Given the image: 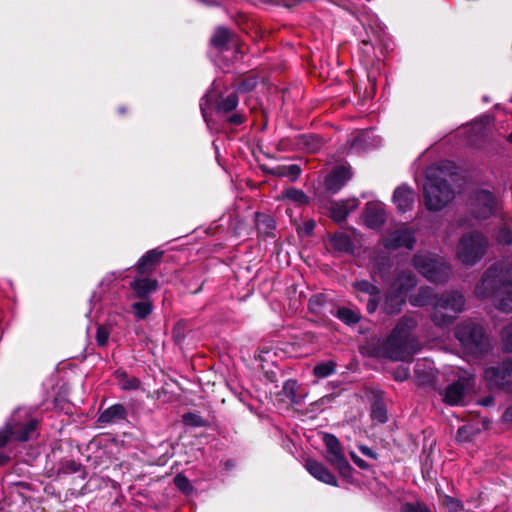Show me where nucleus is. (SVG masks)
<instances>
[{"mask_svg":"<svg viewBox=\"0 0 512 512\" xmlns=\"http://www.w3.org/2000/svg\"><path fill=\"white\" fill-rule=\"evenodd\" d=\"M415 285L416 280L411 272L400 273L387 292L382 306L384 312L391 315L399 313L405 303V296Z\"/></svg>","mask_w":512,"mask_h":512,"instance_id":"8","label":"nucleus"},{"mask_svg":"<svg viewBox=\"0 0 512 512\" xmlns=\"http://www.w3.org/2000/svg\"><path fill=\"white\" fill-rule=\"evenodd\" d=\"M157 281L149 278H139L131 283V288L139 297H144L150 292L156 290Z\"/></svg>","mask_w":512,"mask_h":512,"instance_id":"23","label":"nucleus"},{"mask_svg":"<svg viewBox=\"0 0 512 512\" xmlns=\"http://www.w3.org/2000/svg\"><path fill=\"white\" fill-rule=\"evenodd\" d=\"M110 330L105 326H99L96 332V341L99 346H106L108 343Z\"/></svg>","mask_w":512,"mask_h":512,"instance_id":"39","label":"nucleus"},{"mask_svg":"<svg viewBox=\"0 0 512 512\" xmlns=\"http://www.w3.org/2000/svg\"><path fill=\"white\" fill-rule=\"evenodd\" d=\"M335 368L336 362L329 360L317 364L313 369V373L317 378H325L332 375L335 371Z\"/></svg>","mask_w":512,"mask_h":512,"instance_id":"28","label":"nucleus"},{"mask_svg":"<svg viewBox=\"0 0 512 512\" xmlns=\"http://www.w3.org/2000/svg\"><path fill=\"white\" fill-rule=\"evenodd\" d=\"M174 483L184 493H188L191 490L190 482L184 475L178 474L174 478Z\"/></svg>","mask_w":512,"mask_h":512,"instance_id":"44","label":"nucleus"},{"mask_svg":"<svg viewBox=\"0 0 512 512\" xmlns=\"http://www.w3.org/2000/svg\"><path fill=\"white\" fill-rule=\"evenodd\" d=\"M475 294L480 299L492 297L495 307L503 312L512 311V260L488 268Z\"/></svg>","mask_w":512,"mask_h":512,"instance_id":"1","label":"nucleus"},{"mask_svg":"<svg viewBox=\"0 0 512 512\" xmlns=\"http://www.w3.org/2000/svg\"><path fill=\"white\" fill-rule=\"evenodd\" d=\"M415 243L414 231L408 227H402L383 240V244L387 249H398L404 247L412 249Z\"/></svg>","mask_w":512,"mask_h":512,"instance_id":"14","label":"nucleus"},{"mask_svg":"<svg viewBox=\"0 0 512 512\" xmlns=\"http://www.w3.org/2000/svg\"><path fill=\"white\" fill-rule=\"evenodd\" d=\"M304 467L309 472V474L318 481L331 486H338L336 477L323 463L309 458L305 461Z\"/></svg>","mask_w":512,"mask_h":512,"instance_id":"18","label":"nucleus"},{"mask_svg":"<svg viewBox=\"0 0 512 512\" xmlns=\"http://www.w3.org/2000/svg\"><path fill=\"white\" fill-rule=\"evenodd\" d=\"M371 133L372 132L370 131L358 132L357 135L353 138L351 149H360L366 147L367 145L364 144V142L371 138Z\"/></svg>","mask_w":512,"mask_h":512,"instance_id":"38","label":"nucleus"},{"mask_svg":"<svg viewBox=\"0 0 512 512\" xmlns=\"http://www.w3.org/2000/svg\"><path fill=\"white\" fill-rule=\"evenodd\" d=\"M37 423V419L31 416L29 409L15 410L10 422L0 431V447L6 445L9 440L25 442L33 438Z\"/></svg>","mask_w":512,"mask_h":512,"instance_id":"4","label":"nucleus"},{"mask_svg":"<svg viewBox=\"0 0 512 512\" xmlns=\"http://www.w3.org/2000/svg\"><path fill=\"white\" fill-rule=\"evenodd\" d=\"M281 198L290 200L296 205L307 204L309 200L307 195L302 190H298L295 188H289L283 191Z\"/></svg>","mask_w":512,"mask_h":512,"instance_id":"26","label":"nucleus"},{"mask_svg":"<svg viewBox=\"0 0 512 512\" xmlns=\"http://www.w3.org/2000/svg\"><path fill=\"white\" fill-rule=\"evenodd\" d=\"M386 220L385 205L381 202H368L363 214V221L369 228L375 229Z\"/></svg>","mask_w":512,"mask_h":512,"instance_id":"16","label":"nucleus"},{"mask_svg":"<svg viewBox=\"0 0 512 512\" xmlns=\"http://www.w3.org/2000/svg\"><path fill=\"white\" fill-rule=\"evenodd\" d=\"M229 122L234 125H239L243 122V117L239 114H234L229 118Z\"/></svg>","mask_w":512,"mask_h":512,"instance_id":"47","label":"nucleus"},{"mask_svg":"<svg viewBox=\"0 0 512 512\" xmlns=\"http://www.w3.org/2000/svg\"><path fill=\"white\" fill-rule=\"evenodd\" d=\"M238 105V97L235 93L229 94L226 98L222 99L218 105L217 110L219 112H230L234 110Z\"/></svg>","mask_w":512,"mask_h":512,"instance_id":"31","label":"nucleus"},{"mask_svg":"<svg viewBox=\"0 0 512 512\" xmlns=\"http://www.w3.org/2000/svg\"><path fill=\"white\" fill-rule=\"evenodd\" d=\"M230 39V33L226 28L219 27L211 38V43L218 49H223Z\"/></svg>","mask_w":512,"mask_h":512,"instance_id":"29","label":"nucleus"},{"mask_svg":"<svg viewBox=\"0 0 512 512\" xmlns=\"http://www.w3.org/2000/svg\"><path fill=\"white\" fill-rule=\"evenodd\" d=\"M118 384L123 390H132L139 387V381L135 377H129L124 372L117 373Z\"/></svg>","mask_w":512,"mask_h":512,"instance_id":"30","label":"nucleus"},{"mask_svg":"<svg viewBox=\"0 0 512 512\" xmlns=\"http://www.w3.org/2000/svg\"><path fill=\"white\" fill-rule=\"evenodd\" d=\"M352 458H353L354 463H355L356 465H358L359 467H361V468L366 467V465H365L364 461H363L362 459H360L359 457L352 456Z\"/></svg>","mask_w":512,"mask_h":512,"instance_id":"50","label":"nucleus"},{"mask_svg":"<svg viewBox=\"0 0 512 512\" xmlns=\"http://www.w3.org/2000/svg\"><path fill=\"white\" fill-rule=\"evenodd\" d=\"M508 140L512 143V132L509 134Z\"/></svg>","mask_w":512,"mask_h":512,"instance_id":"55","label":"nucleus"},{"mask_svg":"<svg viewBox=\"0 0 512 512\" xmlns=\"http://www.w3.org/2000/svg\"><path fill=\"white\" fill-rule=\"evenodd\" d=\"M132 307L135 316L140 319L147 317L152 311V305L148 301L135 302Z\"/></svg>","mask_w":512,"mask_h":512,"instance_id":"34","label":"nucleus"},{"mask_svg":"<svg viewBox=\"0 0 512 512\" xmlns=\"http://www.w3.org/2000/svg\"><path fill=\"white\" fill-rule=\"evenodd\" d=\"M296 386H297L296 382L292 381V380L285 382V384L283 386L284 393L292 402H297Z\"/></svg>","mask_w":512,"mask_h":512,"instance_id":"43","label":"nucleus"},{"mask_svg":"<svg viewBox=\"0 0 512 512\" xmlns=\"http://www.w3.org/2000/svg\"><path fill=\"white\" fill-rule=\"evenodd\" d=\"M495 240L498 244L509 245L512 243V232L507 227H500L495 234Z\"/></svg>","mask_w":512,"mask_h":512,"instance_id":"36","label":"nucleus"},{"mask_svg":"<svg viewBox=\"0 0 512 512\" xmlns=\"http://www.w3.org/2000/svg\"><path fill=\"white\" fill-rule=\"evenodd\" d=\"M201 110H202L203 117L206 118V112H205V108L203 107V105H201Z\"/></svg>","mask_w":512,"mask_h":512,"instance_id":"54","label":"nucleus"},{"mask_svg":"<svg viewBox=\"0 0 512 512\" xmlns=\"http://www.w3.org/2000/svg\"><path fill=\"white\" fill-rule=\"evenodd\" d=\"M413 262L419 273L431 282H444L450 275V267L436 255L418 253Z\"/></svg>","mask_w":512,"mask_h":512,"instance_id":"9","label":"nucleus"},{"mask_svg":"<svg viewBox=\"0 0 512 512\" xmlns=\"http://www.w3.org/2000/svg\"><path fill=\"white\" fill-rule=\"evenodd\" d=\"M314 226H315V223H314V222H312V221H311V222H308V223L306 224V230H307V232L311 231V230L314 228Z\"/></svg>","mask_w":512,"mask_h":512,"instance_id":"52","label":"nucleus"},{"mask_svg":"<svg viewBox=\"0 0 512 512\" xmlns=\"http://www.w3.org/2000/svg\"><path fill=\"white\" fill-rule=\"evenodd\" d=\"M432 290L428 287L421 288L419 292L410 297V303L413 306H425L431 303Z\"/></svg>","mask_w":512,"mask_h":512,"instance_id":"27","label":"nucleus"},{"mask_svg":"<svg viewBox=\"0 0 512 512\" xmlns=\"http://www.w3.org/2000/svg\"><path fill=\"white\" fill-rule=\"evenodd\" d=\"M117 277H118V275L113 272L111 274L106 275L105 278L103 279V282H112Z\"/></svg>","mask_w":512,"mask_h":512,"instance_id":"49","label":"nucleus"},{"mask_svg":"<svg viewBox=\"0 0 512 512\" xmlns=\"http://www.w3.org/2000/svg\"><path fill=\"white\" fill-rule=\"evenodd\" d=\"M323 442L327 451L325 457L326 461L334 467L342 477L350 478L353 469L343 453L339 440L334 435L325 433L323 435Z\"/></svg>","mask_w":512,"mask_h":512,"instance_id":"10","label":"nucleus"},{"mask_svg":"<svg viewBox=\"0 0 512 512\" xmlns=\"http://www.w3.org/2000/svg\"><path fill=\"white\" fill-rule=\"evenodd\" d=\"M464 305L465 299L461 293H444L433 303L432 321L437 326H447L464 310Z\"/></svg>","mask_w":512,"mask_h":512,"instance_id":"7","label":"nucleus"},{"mask_svg":"<svg viewBox=\"0 0 512 512\" xmlns=\"http://www.w3.org/2000/svg\"><path fill=\"white\" fill-rule=\"evenodd\" d=\"M394 378L397 381L407 380L409 378V370L405 367H399L394 373Z\"/></svg>","mask_w":512,"mask_h":512,"instance_id":"45","label":"nucleus"},{"mask_svg":"<svg viewBox=\"0 0 512 512\" xmlns=\"http://www.w3.org/2000/svg\"><path fill=\"white\" fill-rule=\"evenodd\" d=\"M504 417L506 420L508 421H512V407L508 408L505 413H504Z\"/></svg>","mask_w":512,"mask_h":512,"instance_id":"51","label":"nucleus"},{"mask_svg":"<svg viewBox=\"0 0 512 512\" xmlns=\"http://www.w3.org/2000/svg\"><path fill=\"white\" fill-rule=\"evenodd\" d=\"M502 343L505 350L512 351V325L505 327L502 331Z\"/></svg>","mask_w":512,"mask_h":512,"instance_id":"40","label":"nucleus"},{"mask_svg":"<svg viewBox=\"0 0 512 512\" xmlns=\"http://www.w3.org/2000/svg\"><path fill=\"white\" fill-rule=\"evenodd\" d=\"M401 512H432L425 504L422 503H407L401 508Z\"/></svg>","mask_w":512,"mask_h":512,"instance_id":"42","label":"nucleus"},{"mask_svg":"<svg viewBox=\"0 0 512 512\" xmlns=\"http://www.w3.org/2000/svg\"><path fill=\"white\" fill-rule=\"evenodd\" d=\"M331 246L341 252H348L352 249V242L348 235L343 233L335 234L331 240Z\"/></svg>","mask_w":512,"mask_h":512,"instance_id":"25","label":"nucleus"},{"mask_svg":"<svg viewBox=\"0 0 512 512\" xmlns=\"http://www.w3.org/2000/svg\"><path fill=\"white\" fill-rule=\"evenodd\" d=\"M183 421L186 425L200 427L204 425V420L197 414L187 413L183 416Z\"/></svg>","mask_w":512,"mask_h":512,"instance_id":"41","label":"nucleus"},{"mask_svg":"<svg viewBox=\"0 0 512 512\" xmlns=\"http://www.w3.org/2000/svg\"><path fill=\"white\" fill-rule=\"evenodd\" d=\"M262 170L265 172H270L273 175H276L278 177H286L290 181H295L300 173L301 168L298 165H289V166H278L273 170H269L266 165H262Z\"/></svg>","mask_w":512,"mask_h":512,"instance_id":"22","label":"nucleus"},{"mask_svg":"<svg viewBox=\"0 0 512 512\" xmlns=\"http://www.w3.org/2000/svg\"><path fill=\"white\" fill-rule=\"evenodd\" d=\"M457 377L455 382L449 384L440 392L443 402L450 406L464 404V399L472 380L471 375L463 371H460Z\"/></svg>","mask_w":512,"mask_h":512,"instance_id":"12","label":"nucleus"},{"mask_svg":"<svg viewBox=\"0 0 512 512\" xmlns=\"http://www.w3.org/2000/svg\"><path fill=\"white\" fill-rule=\"evenodd\" d=\"M321 304V297L320 296H313L309 300V307L311 310L317 312L318 307Z\"/></svg>","mask_w":512,"mask_h":512,"instance_id":"46","label":"nucleus"},{"mask_svg":"<svg viewBox=\"0 0 512 512\" xmlns=\"http://www.w3.org/2000/svg\"><path fill=\"white\" fill-rule=\"evenodd\" d=\"M416 325L412 318H402L385 343V354L395 361L409 360L418 350L419 344L410 330Z\"/></svg>","mask_w":512,"mask_h":512,"instance_id":"2","label":"nucleus"},{"mask_svg":"<svg viewBox=\"0 0 512 512\" xmlns=\"http://www.w3.org/2000/svg\"><path fill=\"white\" fill-rule=\"evenodd\" d=\"M490 403H491V400L489 399V400H486L483 404L484 405H489Z\"/></svg>","mask_w":512,"mask_h":512,"instance_id":"56","label":"nucleus"},{"mask_svg":"<svg viewBox=\"0 0 512 512\" xmlns=\"http://www.w3.org/2000/svg\"><path fill=\"white\" fill-rule=\"evenodd\" d=\"M415 201L414 190L406 184L398 186L393 193V202L401 212L410 210Z\"/></svg>","mask_w":512,"mask_h":512,"instance_id":"19","label":"nucleus"},{"mask_svg":"<svg viewBox=\"0 0 512 512\" xmlns=\"http://www.w3.org/2000/svg\"><path fill=\"white\" fill-rule=\"evenodd\" d=\"M484 120H485L486 124H489V123H490L491 118H490L489 116H485V117L481 120V122H483Z\"/></svg>","mask_w":512,"mask_h":512,"instance_id":"53","label":"nucleus"},{"mask_svg":"<svg viewBox=\"0 0 512 512\" xmlns=\"http://www.w3.org/2000/svg\"><path fill=\"white\" fill-rule=\"evenodd\" d=\"M500 195L481 190L475 193L471 202V213L478 220H485L496 214L501 205Z\"/></svg>","mask_w":512,"mask_h":512,"instance_id":"11","label":"nucleus"},{"mask_svg":"<svg viewBox=\"0 0 512 512\" xmlns=\"http://www.w3.org/2000/svg\"><path fill=\"white\" fill-rule=\"evenodd\" d=\"M353 289L358 300L367 301L368 313H374L379 306L381 298L378 287L366 280H361L353 283Z\"/></svg>","mask_w":512,"mask_h":512,"instance_id":"13","label":"nucleus"},{"mask_svg":"<svg viewBox=\"0 0 512 512\" xmlns=\"http://www.w3.org/2000/svg\"><path fill=\"white\" fill-rule=\"evenodd\" d=\"M336 316L346 324L357 323L360 319L358 313L345 307L339 308L337 310Z\"/></svg>","mask_w":512,"mask_h":512,"instance_id":"32","label":"nucleus"},{"mask_svg":"<svg viewBox=\"0 0 512 512\" xmlns=\"http://www.w3.org/2000/svg\"><path fill=\"white\" fill-rule=\"evenodd\" d=\"M488 239L480 232L472 231L464 234L456 247L458 260L466 266H474L485 256Z\"/></svg>","mask_w":512,"mask_h":512,"instance_id":"5","label":"nucleus"},{"mask_svg":"<svg viewBox=\"0 0 512 512\" xmlns=\"http://www.w3.org/2000/svg\"><path fill=\"white\" fill-rule=\"evenodd\" d=\"M163 252L161 250L153 249L143 255L137 264V270L140 274L151 272L160 260Z\"/></svg>","mask_w":512,"mask_h":512,"instance_id":"21","label":"nucleus"},{"mask_svg":"<svg viewBox=\"0 0 512 512\" xmlns=\"http://www.w3.org/2000/svg\"><path fill=\"white\" fill-rule=\"evenodd\" d=\"M445 177V172L438 165H432L427 169L424 184L427 209L439 211L454 199L455 193Z\"/></svg>","mask_w":512,"mask_h":512,"instance_id":"3","label":"nucleus"},{"mask_svg":"<svg viewBox=\"0 0 512 512\" xmlns=\"http://www.w3.org/2000/svg\"><path fill=\"white\" fill-rule=\"evenodd\" d=\"M485 378L498 387L509 385L512 383V360L505 361L498 367L486 369Z\"/></svg>","mask_w":512,"mask_h":512,"instance_id":"15","label":"nucleus"},{"mask_svg":"<svg viewBox=\"0 0 512 512\" xmlns=\"http://www.w3.org/2000/svg\"><path fill=\"white\" fill-rule=\"evenodd\" d=\"M371 417L379 423H385L387 421V411L385 406L380 402L375 403L372 407Z\"/></svg>","mask_w":512,"mask_h":512,"instance_id":"35","label":"nucleus"},{"mask_svg":"<svg viewBox=\"0 0 512 512\" xmlns=\"http://www.w3.org/2000/svg\"><path fill=\"white\" fill-rule=\"evenodd\" d=\"M455 337L466 355L478 357L488 351L490 347L489 339L484 334L482 327L473 322L460 324L455 331Z\"/></svg>","mask_w":512,"mask_h":512,"instance_id":"6","label":"nucleus"},{"mask_svg":"<svg viewBox=\"0 0 512 512\" xmlns=\"http://www.w3.org/2000/svg\"><path fill=\"white\" fill-rule=\"evenodd\" d=\"M125 416V409L122 405H113L103 411L99 417L101 423H112L116 420L123 419Z\"/></svg>","mask_w":512,"mask_h":512,"instance_id":"24","label":"nucleus"},{"mask_svg":"<svg viewBox=\"0 0 512 512\" xmlns=\"http://www.w3.org/2000/svg\"><path fill=\"white\" fill-rule=\"evenodd\" d=\"M302 142L309 153H315L321 148V140L317 135L303 136Z\"/></svg>","mask_w":512,"mask_h":512,"instance_id":"33","label":"nucleus"},{"mask_svg":"<svg viewBox=\"0 0 512 512\" xmlns=\"http://www.w3.org/2000/svg\"><path fill=\"white\" fill-rule=\"evenodd\" d=\"M352 177V171L348 165L336 166L326 177V188L335 193L339 191Z\"/></svg>","mask_w":512,"mask_h":512,"instance_id":"17","label":"nucleus"},{"mask_svg":"<svg viewBox=\"0 0 512 512\" xmlns=\"http://www.w3.org/2000/svg\"><path fill=\"white\" fill-rule=\"evenodd\" d=\"M359 206L358 199H350L347 201L335 203L331 207V217L336 222L343 221L348 214Z\"/></svg>","mask_w":512,"mask_h":512,"instance_id":"20","label":"nucleus"},{"mask_svg":"<svg viewBox=\"0 0 512 512\" xmlns=\"http://www.w3.org/2000/svg\"><path fill=\"white\" fill-rule=\"evenodd\" d=\"M441 505L446 508L448 512H459L463 509L460 501L447 495L442 498Z\"/></svg>","mask_w":512,"mask_h":512,"instance_id":"37","label":"nucleus"},{"mask_svg":"<svg viewBox=\"0 0 512 512\" xmlns=\"http://www.w3.org/2000/svg\"><path fill=\"white\" fill-rule=\"evenodd\" d=\"M360 451H361L364 455H366V456H368V457H371V458H375V457H376V456H375V454H374V452H373L369 447H367V446H361V447H360Z\"/></svg>","mask_w":512,"mask_h":512,"instance_id":"48","label":"nucleus"}]
</instances>
